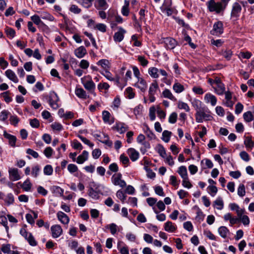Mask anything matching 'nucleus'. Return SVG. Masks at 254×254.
Segmentation results:
<instances>
[{"label":"nucleus","instance_id":"nucleus-1","mask_svg":"<svg viewBox=\"0 0 254 254\" xmlns=\"http://www.w3.org/2000/svg\"><path fill=\"white\" fill-rule=\"evenodd\" d=\"M197 123H201L203 121H211L213 117L210 115V111L207 108H202L195 114Z\"/></svg>","mask_w":254,"mask_h":254},{"label":"nucleus","instance_id":"nucleus-2","mask_svg":"<svg viewBox=\"0 0 254 254\" xmlns=\"http://www.w3.org/2000/svg\"><path fill=\"white\" fill-rule=\"evenodd\" d=\"M207 7L210 12H215L219 13L223 11L224 6H223L219 2H216L214 0H210L207 2Z\"/></svg>","mask_w":254,"mask_h":254},{"label":"nucleus","instance_id":"nucleus-3","mask_svg":"<svg viewBox=\"0 0 254 254\" xmlns=\"http://www.w3.org/2000/svg\"><path fill=\"white\" fill-rule=\"evenodd\" d=\"M122 175L120 173L114 174L111 178L112 183L115 186H119L121 188H124L127 186L126 182L122 179Z\"/></svg>","mask_w":254,"mask_h":254},{"label":"nucleus","instance_id":"nucleus-4","mask_svg":"<svg viewBox=\"0 0 254 254\" xmlns=\"http://www.w3.org/2000/svg\"><path fill=\"white\" fill-rule=\"evenodd\" d=\"M81 80V83L83 85L84 88L88 90L89 92L91 94H93L94 93L96 86L92 80L90 79L89 80L86 81L84 78H82Z\"/></svg>","mask_w":254,"mask_h":254},{"label":"nucleus","instance_id":"nucleus-5","mask_svg":"<svg viewBox=\"0 0 254 254\" xmlns=\"http://www.w3.org/2000/svg\"><path fill=\"white\" fill-rule=\"evenodd\" d=\"M158 88L159 86L156 80L151 84L149 89V99L150 102H154L155 101V97L154 95Z\"/></svg>","mask_w":254,"mask_h":254},{"label":"nucleus","instance_id":"nucleus-6","mask_svg":"<svg viewBox=\"0 0 254 254\" xmlns=\"http://www.w3.org/2000/svg\"><path fill=\"white\" fill-rule=\"evenodd\" d=\"M211 34L213 35H219L223 32V24L221 21L214 23Z\"/></svg>","mask_w":254,"mask_h":254},{"label":"nucleus","instance_id":"nucleus-7","mask_svg":"<svg viewBox=\"0 0 254 254\" xmlns=\"http://www.w3.org/2000/svg\"><path fill=\"white\" fill-rule=\"evenodd\" d=\"M9 179L12 181H16L21 179L19 170L15 168H9L8 169Z\"/></svg>","mask_w":254,"mask_h":254},{"label":"nucleus","instance_id":"nucleus-8","mask_svg":"<svg viewBox=\"0 0 254 254\" xmlns=\"http://www.w3.org/2000/svg\"><path fill=\"white\" fill-rule=\"evenodd\" d=\"M242 10L241 4L238 2H235L232 6V9L231 12L232 17L238 18Z\"/></svg>","mask_w":254,"mask_h":254},{"label":"nucleus","instance_id":"nucleus-9","mask_svg":"<svg viewBox=\"0 0 254 254\" xmlns=\"http://www.w3.org/2000/svg\"><path fill=\"white\" fill-rule=\"evenodd\" d=\"M59 101V98L58 95L54 92L51 94L49 100V103L51 107L54 109H57L59 107L57 102Z\"/></svg>","mask_w":254,"mask_h":254},{"label":"nucleus","instance_id":"nucleus-10","mask_svg":"<svg viewBox=\"0 0 254 254\" xmlns=\"http://www.w3.org/2000/svg\"><path fill=\"white\" fill-rule=\"evenodd\" d=\"M51 230L52 236L54 238L59 237L63 233V229L59 225L52 226L51 228Z\"/></svg>","mask_w":254,"mask_h":254},{"label":"nucleus","instance_id":"nucleus-11","mask_svg":"<svg viewBox=\"0 0 254 254\" xmlns=\"http://www.w3.org/2000/svg\"><path fill=\"white\" fill-rule=\"evenodd\" d=\"M164 43L166 48L173 49L177 45V41L171 37H167L164 39Z\"/></svg>","mask_w":254,"mask_h":254},{"label":"nucleus","instance_id":"nucleus-12","mask_svg":"<svg viewBox=\"0 0 254 254\" xmlns=\"http://www.w3.org/2000/svg\"><path fill=\"white\" fill-rule=\"evenodd\" d=\"M126 32L125 30L122 27H120L119 31L116 32L114 34V40L115 41L118 42L122 41L124 38V34Z\"/></svg>","mask_w":254,"mask_h":254},{"label":"nucleus","instance_id":"nucleus-13","mask_svg":"<svg viewBox=\"0 0 254 254\" xmlns=\"http://www.w3.org/2000/svg\"><path fill=\"white\" fill-rule=\"evenodd\" d=\"M204 100L207 103H210L212 106H214L217 102L216 97L209 93H206L205 95Z\"/></svg>","mask_w":254,"mask_h":254},{"label":"nucleus","instance_id":"nucleus-14","mask_svg":"<svg viewBox=\"0 0 254 254\" xmlns=\"http://www.w3.org/2000/svg\"><path fill=\"white\" fill-rule=\"evenodd\" d=\"M4 137L8 140L9 144L14 147L15 146V143L16 141V137L15 136L11 135L7 133L5 131L3 132Z\"/></svg>","mask_w":254,"mask_h":254},{"label":"nucleus","instance_id":"nucleus-15","mask_svg":"<svg viewBox=\"0 0 254 254\" xmlns=\"http://www.w3.org/2000/svg\"><path fill=\"white\" fill-rule=\"evenodd\" d=\"M95 6L99 10H106L108 7V4L106 0H96Z\"/></svg>","mask_w":254,"mask_h":254},{"label":"nucleus","instance_id":"nucleus-16","mask_svg":"<svg viewBox=\"0 0 254 254\" xmlns=\"http://www.w3.org/2000/svg\"><path fill=\"white\" fill-rule=\"evenodd\" d=\"M5 75L10 80L14 83L18 82V79L15 72L11 69H7L5 71Z\"/></svg>","mask_w":254,"mask_h":254},{"label":"nucleus","instance_id":"nucleus-17","mask_svg":"<svg viewBox=\"0 0 254 254\" xmlns=\"http://www.w3.org/2000/svg\"><path fill=\"white\" fill-rule=\"evenodd\" d=\"M127 153L130 159L132 161H135L139 157V153L135 149L132 148H129L127 150Z\"/></svg>","mask_w":254,"mask_h":254},{"label":"nucleus","instance_id":"nucleus-18","mask_svg":"<svg viewBox=\"0 0 254 254\" xmlns=\"http://www.w3.org/2000/svg\"><path fill=\"white\" fill-rule=\"evenodd\" d=\"M57 217L59 221L63 224H68L69 221L67 215L62 211H59L57 213Z\"/></svg>","mask_w":254,"mask_h":254},{"label":"nucleus","instance_id":"nucleus-19","mask_svg":"<svg viewBox=\"0 0 254 254\" xmlns=\"http://www.w3.org/2000/svg\"><path fill=\"white\" fill-rule=\"evenodd\" d=\"M111 118L110 113L107 111H104L102 112V118L104 122L108 123L110 125L112 124L114 122V118Z\"/></svg>","mask_w":254,"mask_h":254},{"label":"nucleus","instance_id":"nucleus-20","mask_svg":"<svg viewBox=\"0 0 254 254\" xmlns=\"http://www.w3.org/2000/svg\"><path fill=\"white\" fill-rule=\"evenodd\" d=\"M135 86L142 92H144L147 88L146 82L141 78L138 79V81L135 84Z\"/></svg>","mask_w":254,"mask_h":254},{"label":"nucleus","instance_id":"nucleus-21","mask_svg":"<svg viewBox=\"0 0 254 254\" xmlns=\"http://www.w3.org/2000/svg\"><path fill=\"white\" fill-rule=\"evenodd\" d=\"M88 152L84 150L82 154L77 157L76 162L78 164H82L88 159Z\"/></svg>","mask_w":254,"mask_h":254},{"label":"nucleus","instance_id":"nucleus-22","mask_svg":"<svg viewBox=\"0 0 254 254\" xmlns=\"http://www.w3.org/2000/svg\"><path fill=\"white\" fill-rule=\"evenodd\" d=\"M75 93L78 97L81 99H85L88 97L86 92L82 88H76Z\"/></svg>","mask_w":254,"mask_h":254},{"label":"nucleus","instance_id":"nucleus-23","mask_svg":"<svg viewBox=\"0 0 254 254\" xmlns=\"http://www.w3.org/2000/svg\"><path fill=\"white\" fill-rule=\"evenodd\" d=\"M113 128L116 129L120 133H123L127 129V126L122 123H117Z\"/></svg>","mask_w":254,"mask_h":254},{"label":"nucleus","instance_id":"nucleus-24","mask_svg":"<svg viewBox=\"0 0 254 254\" xmlns=\"http://www.w3.org/2000/svg\"><path fill=\"white\" fill-rule=\"evenodd\" d=\"M97 64L100 65L104 69V71L109 69L110 68V62L106 59L100 60L97 63Z\"/></svg>","mask_w":254,"mask_h":254},{"label":"nucleus","instance_id":"nucleus-25","mask_svg":"<svg viewBox=\"0 0 254 254\" xmlns=\"http://www.w3.org/2000/svg\"><path fill=\"white\" fill-rule=\"evenodd\" d=\"M86 54V50L83 46H80L75 50V55L78 58H83Z\"/></svg>","mask_w":254,"mask_h":254},{"label":"nucleus","instance_id":"nucleus-26","mask_svg":"<svg viewBox=\"0 0 254 254\" xmlns=\"http://www.w3.org/2000/svg\"><path fill=\"white\" fill-rule=\"evenodd\" d=\"M20 186L24 190L26 191H30L32 187V184L30 179H27L23 184L20 185Z\"/></svg>","mask_w":254,"mask_h":254},{"label":"nucleus","instance_id":"nucleus-27","mask_svg":"<svg viewBox=\"0 0 254 254\" xmlns=\"http://www.w3.org/2000/svg\"><path fill=\"white\" fill-rule=\"evenodd\" d=\"M254 111L251 112V111H247V112H245L243 114V118L244 120L247 122L249 123L252 121L254 120Z\"/></svg>","mask_w":254,"mask_h":254},{"label":"nucleus","instance_id":"nucleus-28","mask_svg":"<svg viewBox=\"0 0 254 254\" xmlns=\"http://www.w3.org/2000/svg\"><path fill=\"white\" fill-rule=\"evenodd\" d=\"M164 229L166 231L173 232L176 229V227L173 224L171 221H167L165 223Z\"/></svg>","mask_w":254,"mask_h":254},{"label":"nucleus","instance_id":"nucleus-29","mask_svg":"<svg viewBox=\"0 0 254 254\" xmlns=\"http://www.w3.org/2000/svg\"><path fill=\"white\" fill-rule=\"evenodd\" d=\"M178 173L182 179H186L188 177L187 168L184 166H182L179 168Z\"/></svg>","mask_w":254,"mask_h":254},{"label":"nucleus","instance_id":"nucleus-30","mask_svg":"<svg viewBox=\"0 0 254 254\" xmlns=\"http://www.w3.org/2000/svg\"><path fill=\"white\" fill-rule=\"evenodd\" d=\"M149 75L153 78H156L159 77V69L156 67H152L148 69Z\"/></svg>","mask_w":254,"mask_h":254},{"label":"nucleus","instance_id":"nucleus-31","mask_svg":"<svg viewBox=\"0 0 254 254\" xmlns=\"http://www.w3.org/2000/svg\"><path fill=\"white\" fill-rule=\"evenodd\" d=\"M41 18L48 20L50 21H54V17L47 12H38Z\"/></svg>","mask_w":254,"mask_h":254},{"label":"nucleus","instance_id":"nucleus-32","mask_svg":"<svg viewBox=\"0 0 254 254\" xmlns=\"http://www.w3.org/2000/svg\"><path fill=\"white\" fill-rule=\"evenodd\" d=\"M162 95L164 98H168L171 100L176 101L177 100L170 90L168 89H166L163 91Z\"/></svg>","mask_w":254,"mask_h":254},{"label":"nucleus","instance_id":"nucleus-33","mask_svg":"<svg viewBox=\"0 0 254 254\" xmlns=\"http://www.w3.org/2000/svg\"><path fill=\"white\" fill-rule=\"evenodd\" d=\"M214 205L218 210H222L224 207L223 201L221 197H218L214 201Z\"/></svg>","mask_w":254,"mask_h":254},{"label":"nucleus","instance_id":"nucleus-34","mask_svg":"<svg viewBox=\"0 0 254 254\" xmlns=\"http://www.w3.org/2000/svg\"><path fill=\"white\" fill-rule=\"evenodd\" d=\"M40 167L39 165L33 166L31 169V175L33 177L37 178L40 172Z\"/></svg>","mask_w":254,"mask_h":254},{"label":"nucleus","instance_id":"nucleus-35","mask_svg":"<svg viewBox=\"0 0 254 254\" xmlns=\"http://www.w3.org/2000/svg\"><path fill=\"white\" fill-rule=\"evenodd\" d=\"M218 231L219 235L223 238H226L227 234L229 232V230L225 226L220 227Z\"/></svg>","mask_w":254,"mask_h":254},{"label":"nucleus","instance_id":"nucleus-36","mask_svg":"<svg viewBox=\"0 0 254 254\" xmlns=\"http://www.w3.org/2000/svg\"><path fill=\"white\" fill-rule=\"evenodd\" d=\"M173 89L177 93H181L185 89L184 86L178 82H176L173 85Z\"/></svg>","mask_w":254,"mask_h":254},{"label":"nucleus","instance_id":"nucleus-37","mask_svg":"<svg viewBox=\"0 0 254 254\" xmlns=\"http://www.w3.org/2000/svg\"><path fill=\"white\" fill-rule=\"evenodd\" d=\"M40 18V16L35 14L31 17V19L36 25L40 26V24H44Z\"/></svg>","mask_w":254,"mask_h":254},{"label":"nucleus","instance_id":"nucleus-38","mask_svg":"<svg viewBox=\"0 0 254 254\" xmlns=\"http://www.w3.org/2000/svg\"><path fill=\"white\" fill-rule=\"evenodd\" d=\"M172 132L168 130H164L162 133V139L165 142H168L170 140Z\"/></svg>","mask_w":254,"mask_h":254},{"label":"nucleus","instance_id":"nucleus-39","mask_svg":"<svg viewBox=\"0 0 254 254\" xmlns=\"http://www.w3.org/2000/svg\"><path fill=\"white\" fill-rule=\"evenodd\" d=\"M142 145L140 148V152L142 154H144L147 150V149L150 148V143L148 141H144L140 143Z\"/></svg>","mask_w":254,"mask_h":254},{"label":"nucleus","instance_id":"nucleus-40","mask_svg":"<svg viewBox=\"0 0 254 254\" xmlns=\"http://www.w3.org/2000/svg\"><path fill=\"white\" fill-rule=\"evenodd\" d=\"M88 194L90 197L94 199H97L99 197L98 192L91 187L89 189Z\"/></svg>","mask_w":254,"mask_h":254},{"label":"nucleus","instance_id":"nucleus-41","mask_svg":"<svg viewBox=\"0 0 254 254\" xmlns=\"http://www.w3.org/2000/svg\"><path fill=\"white\" fill-rule=\"evenodd\" d=\"M44 174L45 175L51 176L53 172V169L51 165H46L43 169Z\"/></svg>","mask_w":254,"mask_h":254},{"label":"nucleus","instance_id":"nucleus-42","mask_svg":"<svg viewBox=\"0 0 254 254\" xmlns=\"http://www.w3.org/2000/svg\"><path fill=\"white\" fill-rule=\"evenodd\" d=\"M192 106L195 109L196 112L198 111L202 108H201V102L199 100L194 99L191 101Z\"/></svg>","mask_w":254,"mask_h":254},{"label":"nucleus","instance_id":"nucleus-43","mask_svg":"<svg viewBox=\"0 0 254 254\" xmlns=\"http://www.w3.org/2000/svg\"><path fill=\"white\" fill-rule=\"evenodd\" d=\"M238 195L240 197H243L246 194V189L244 185L240 184L237 190Z\"/></svg>","mask_w":254,"mask_h":254},{"label":"nucleus","instance_id":"nucleus-44","mask_svg":"<svg viewBox=\"0 0 254 254\" xmlns=\"http://www.w3.org/2000/svg\"><path fill=\"white\" fill-rule=\"evenodd\" d=\"M52 190L53 192L56 193L57 194H59L60 196H63L64 194V190L59 186H53L52 187Z\"/></svg>","mask_w":254,"mask_h":254},{"label":"nucleus","instance_id":"nucleus-45","mask_svg":"<svg viewBox=\"0 0 254 254\" xmlns=\"http://www.w3.org/2000/svg\"><path fill=\"white\" fill-rule=\"evenodd\" d=\"M116 195L117 197L118 198H119L123 203L125 202V200L126 199L127 196L125 193H124L123 190H118L116 193Z\"/></svg>","mask_w":254,"mask_h":254},{"label":"nucleus","instance_id":"nucleus-46","mask_svg":"<svg viewBox=\"0 0 254 254\" xmlns=\"http://www.w3.org/2000/svg\"><path fill=\"white\" fill-rule=\"evenodd\" d=\"M100 73L108 80L110 81H114V78L113 77L112 73L109 71V69L106 70L104 71H100Z\"/></svg>","mask_w":254,"mask_h":254},{"label":"nucleus","instance_id":"nucleus-47","mask_svg":"<svg viewBox=\"0 0 254 254\" xmlns=\"http://www.w3.org/2000/svg\"><path fill=\"white\" fill-rule=\"evenodd\" d=\"M129 2L128 1H125V4L124 5L122 9V13L124 16H127L129 13L128 10Z\"/></svg>","mask_w":254,"mask_h":254},{"label":"nucleus","instance_id":"nucleus-48","mask_svg":"<svg viewBox=\"0 0 254 254\" xmlns=\"http://www.w3.org/2000/svg\"><path fill=\"white\" fill-rule=\"evenodd\" d=\"M10 113L7 110H3L0 112V121L4 122L8 118Z\"/></svg>","mask_w":254,"mask_h":254},{"label":"nucleus","instance_id":"nucleus-49","mask_svg":"<svg viewBox=\"0 0 254 254\" xmlns=\"http://www.w3.org/2000/svg\"><path fill=\"white\" fill-rule=\"evenodd\" d=\"M5 32L7 36L11 38H13L15 36V30L11 28L6 27L5 29Z\"/></svg>","mask_w":254,"mask_h":254},{"label":"nucleus","instance_id":"nucleus-50","mask_svg":"<svg viewBox=\"0 0 254 254\" xmlns=\"http://www.w3.org/2000/svg\"><path fill=\"white\" fill-rule=\"evenodd\" d=\"M144 131L147 136V137L149 138L150 139L155 138V134L152 132L151 130H150L148 126H146V129H144Z\"/></svg>","mask_w":254,"mask_h":254},{"label":"nucleus","instance_id":"nucleus-51","mask_svg":"<svg viewBox=\"0 0 254 254\" xmlns=\"http://www.w3.org/2000/svg\"><path fill=\"white\" fill-rule=\"evenodd\" d=\"M157 152L162 157L165 158L166 157V150L162 145H159L158 146Z\"/></svg>","mask_w":254,"mask_h":254},{"label":"nucleus","instance_id":"nucleus-52","mask_svg":"<svg viewBox=\"0 0 254 254\" xmlns=\"http://www.w3.org/2000/svg\"><path fill=\"white\" fill-rule=\"evenodd\" d=\"M178 107L180 109L185 110L186 112H189L190 110L188 105L187 103L182 101H179L178 104Z\"/></svg>","mask_w":254,"mask_h":254},{"label":"nucleus","instance_id":"nucleus-53","mask_svg":"<svg viewBox=\"0 0 254 254\" xmlns=\"http://www.w3.org/2000/svg\"><path fill=\"white\" fill-rule=\"evenodd\" d=\"M244 144L248 148H252L254 146V142L253 141L252 139L249 137H247L245 141Z\"/></svg>","mask_w":254,"mask_h":254},{"label":"nucleus","instance_id":"nucleus-54","mask_svg":"<svg viewBox=\"0 0 254 254\" xmlns=\"http://www.w3.org/2000/svg\"><path fill=\"white\" fill-rule=\"evenodd\" d=\"M5 202L8 204L10 205L14 202V196L12 193H8L4 199Z\"/></svg>","mask_w":254,"mask_h":254},{"label":"nucleus","instance_id":"nucleus-55","mask_svg":"<svg viewBox=\"0 0 254 254\" xmlns=\"http://www.w3.org/2000/svg\"><path fill=\"white\" fill-rule=\"evenodd\" d=\"M221 55L227 60H230L232 55V52L231 50H222L221 51Z\"/></svg>","mask_w":254,"mask_h":254},{"label":"nucleus","instance_id":"nucleus-56","mask_svg":"<svg viewBox=\"0 0 254 254\" xmlns=\"http://www.w3.org/2000/svg\"><path fill=\"white\" fill-rule=\"evenodd\" d=\"M27 241H28L29 244L31 246H36L37 245L36 241L31 233L29 234V236Z\"/></svg>","mask_w":254,"mask_h":254},{"label":"nucleus","instance_id":"nucleus-57","mask_svg":"<svg viewBox=\"0 0 254 254\" xmlns=\"http://www.w3.org/2000/svg\"><path fill=\"white\" fill-rule=\"evenodd\" d=\"M225 86L223 84H219L218 86H217L216 91L218 95H223L225 92Z\"/></svg>","mask_w":254,"mask_h":254},{"label":"nucleus","instance_id":"nucleus-58","mask_svg":"<svg viewBox=\"0 0 254 254\" xmlns=\"http://www.w3.org/2000/svg\"><path fill=\"white\" fill-rule=\"evenodd\" d=\"M154 190L157 195L161 196H164L165 193L163 191V188L160 186H156L154 188Z\"/></svg>","mask_w":254,"mask_h":254},{"label":"nucleus","instance_id":"nucleus-59","mask_svg":"<svg viewBox=\"0 0 254 254\" xmlns=\"http://www.w3.org/2000/svg\"><path fill=\"white\" fill-rule=\"evenodd\" d=\"M138 61L143 66H146L148 64V61L145 58L144 56H139L138 57Z\"/></svg>","mask_w":254,"mask_h":254},{"label":"nucleus","instance_id":"nucleus-60","mask_svg":"<svg viewBox=\"0 0 254 254\" xmlns=\"http://www.w3.org/2000/svg\"><path fill=\"white\" fill-rule=\"evenodd\" d=\"M51 127L53 129L57 131H61L63 128V126L61 124L56 122L51 125Z\"/></svg>","mask_w":254,"mask_h":254},{"label":"nucleus","instance_id":"nucleus-61","mask_svg":"<svg viewBox=\"0 0 254 254\" xmlns=\"http://www.w3.org/2000/svg\"><path fill=\"white\" fill-rule=\"evenodd\" d=\"M177 114L175 112L172 113L169 116V122L171 124H174L177 119Z\"/></svg>","mask_w":254,"mask_h":254},{"label":"nucleus","instance_id":"nucleus-62","mask_svg":"<svg viewBox=\"0 0 254 254\" xmlns=\"http://www.w3.org/2000/svg\"><path fill=\"white\" fill-rule=\"evenodd\" d=\"M9 91H6L0 94V96L4 98L6 103H9L12 101V99L8 95Z\"/></svg>","mask_w":254,"mask_h":254},{"label":"nucleus","instance_id":"nucleus-63","mask_svg":"<svg viewBox=\"0 0 254 254\" xmlns=\"http://www.w3.org/2000/svg\"><path fill=\"white\" fill-rule=\"evenodd\" d=\"M1 251L5 254H8L10 252V244H5L2 245L1 248Z\"/></svg>","mask_w":254,"mask_h":254},{"label":"nucleus","instance_id":"nucleus-64","mask_svg":"<svg viewBox=\"0 0 254 254\" xmlns=\"http://www.w3.org/2000/svg\"><path fill=\"white\" fill-rule=\"evenodd\" d=\"M53 152V150L51 147H46L44 151L45 155L48 158L52 155Z\"/></svg>","mask_w":254,"mask_h":254}]
</instances>
